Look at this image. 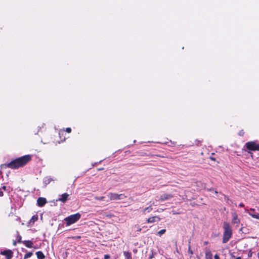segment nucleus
<instances>
[{
	"mask_svg": "<svg viewBox=\"0 0 259 259\" xmlns=\"http://www.w3.org/2000/svg\"><path fill=\"white\" fill-rule=\"evenodd\" d=\"M30 159L31 157L29 155H25L17 158L5 165L11 168H17L26 164Z\"/></svg>",
	"mask_w": 259,
	"mask_h": 259,
	"instance_id": "f257e3e1",
	"label": "nucleus"
},
{
	"mask_svg": "<svg viewBox=\"0 0 259 259\" xmlns=\"http://www.w3.org/2000/svg\"><path fill=\"white\" fill-rule=\"evenodd\" d=\"M223 242L225 243L228 242L231 237L232 232L230 224L226 222L223 224Z\"/></svg>",
	"mask_w": 259,
	"mask_h": 259,
	"instance_id": "f03ea898",
	"label": "nucleus"
},
{
	"mask_svg": "<svg viewBox=\"0 0 259 259\" xmlns=\"http://www.w3.org/2000/svg\"><path fill=\"white\" fill-rule=\"evenodd\" d=\"M80 217V214L79 213H77L65 218L64 221L66 222L67 226H69L77 222Z\"/></svg>",
	"mask_w": 259,
	"mask_h": 259,
	"instance_id": "7ed1b4c3",
	"label": "nucleus"
},
{
	"mask_svg": "<svg viewBox=\"0 0 259 259\" xmlns=\"http://www.w3.org/2000/svg\"><path fill=\"white\" fill-rule=\"evenodd\" d=\"M245 147L249 150L258 151L259 150V144L254 141H250L247 142Z\"/></svg>",
	"mask_w": 259,
	"mask_h": 259,
	"instance_id": "20e7f679",
	"label": "nucleus"
},
{
	"mask_svg": "<svg viewBox=\"0 0 259 259\" xmlns=\"http://www.w3.org/2000/svg\"><path fill=\"white\" fill-rule=\"evenodd\" d=\"M107 196L110 200H113L122 199L125 197V196L122 194H118L112 193H109Z\"/></svg>",
	"mask_w": 259,
	"mask_h": 259,
	"instance_id": "39448f33",
	"label": "nucleus"
},
{
	"mask_svg": "<svg viewBox=\"0 0 259 259\" xmlns=\"http://www.w3.org/2000/svg\"><path fill=\"white\" fill-rule=\"evenodd\" d=\"M232 221H231L232 224H234V225H236V226L237 227H238L240 221L239 219L238 218L237 214L236 212H233L232 213Z\"/></svg>",
	"mask_w": 259,
	"mask_h": 259,
	"instance_id": "423d86ee",
	"label": "nucleus"
},
{
	"mask_svg": "<svg viewBox=\"0 0 259 259\" xmlns=\"http://www.w3.org/2000/svg\"><path fill=\"white\" fill-rule=\"evenodd\" d=\"M174 196L171 194H163L159 197V200L164 201L172 198Z\"/></svg>",
	"mask_w": 259,
	"mask_h": 259,
	"instance_id": "0eeeda50",
	"label": "nucleus"
},
{
	"mask_svg": "<svg viewBox=\"0 0 259 259\" xmlns=\"http://www.w3.org/2000/svg\"><path fill=\"white\" fill-rule=\"evenodd\" d=\"M1 254L5 255L6 259H10L13 256V252L11 250H4Z\"/></svg>",
	"mask_w": 259,
	"mask_h": 259,
	"instance_id": "6e6552de",
	"label": "nucleus"
},
{
	"mask_svg": "<svg viewBox=\"0 0 259 259\" xmlns=\"http://www.w3.org/2000/svg\"><path fill=\"white\" fill-rule=\"evenodd\" d=\"M160 218L158 216H154L150 217L147 220V222L149 223H152L155 222L159 221Z\"/></svg>",
	"mask_w": 259,
	"mask_h": 259,
	"instance_id": "1a4fd4ad",
	"label": "nucleus"
},
{
	"mask_svg": "<svg viewBox=\"0 0 259 259\" xmlns=\"http://www.w3.org/2000/svg\"><path fill=\"white\" fill-rule=\"evenodd\" d=\"M68 196L69 195L68 194L64 193L60 196V197L57 200V201L65 203L67 201Z\"/></svg>",
	"mask_w": 259,
	"mask_h": 259,
	"instance_id": "9d476101",
	"label": "nucleus"
},
{
	"mask_svg": "<svg viewBox=\"0 0 259 259\" xmlns=\"http://www.w3.org/2000/svg\"><path fill=\"white\" fill-rule=\"evenodd\" d=\"M37 204L39 206H44L47 202L46 199L45 198L39 197L37 201Z\"/></svg>",
	"mask_w": 259,
	"mask_h": 259,
	"instance_id": "9b49d317",
	"label": "nucleus"
},
{
	"mask_svg": "<svg viewBox=\"0 0 259 259\" xmlns=\"http://www.w3.org/2000/svg\"><path fill=\"white\" fill-rule=\"evenodd\" d=\"M205 258L206 259H212V254L209 250L205 251Z\"/></svg>",
	"mask_w": 259,
	"mask_h": 259,
	"instance_id": "f8f14e48",
	"label": "nucleus"
},
{
	"mask_svg": "<svg viewBox=\"0 0 259 259\" xmlns=\"http://www.w3.org/2000/svg\"><path fill=\"white\" fill-rule=\"evenodd\" d=\"M23 243L28 248H32L33 247V243L31 241L27 240L24 241Z\"/></svg>",
	"mask_w": 259,
	"mask_h": 259,
	"instance_id": "ddd939ff",
	"label": "nucleus"
},
{
	"mask_svg": "<svg viewBox=\"0 0 259 259\" xmlns=\"http://www.w3.org/2000/svg\"><path fill=\"white\" fill-rule=\"evenodd\" d=\"M36 254L38 259H44L45 258V255L41 251H37Z\"/></svg>",
	"mask_w": 259,
	"mask_h": 259,
	"instance_id": "4468645a",
	"label": "nucleus"
},
{
	"mask_svg": "<svg viewBox=\"0 0 259 259\" xmlns=\"http://www.w3.org/2000/svg\"><path fill=\"white\" fill-rule=\"evenodd\" d=\"M37 219H38L37 215H33L30 219L29 223V224H31V223L33 224L35 221H36L37 220Z\"/></svg>",
	"mask_w": 259,
	"mask_h": 259,
	"instance_id": "2eb2a0df",
	"label": "nucleus"
},
{
	"mask_svg": "<svg viewBox=\"0 0 259 259\" xmlns=\"http://www.w3.org/2000/svg\"><path fill=\"white\" fill-rule=\"evenodd\" d=\"M152 210V208L151 207V206H150L149 207H147L143 210V212L144 213H146L147 212H150Z\"/></svg>",
	"mask_w": 259,
	"mask_h": 259,
	"instance_id": "dca6fc26",
	"label": "nucleus"
},
{
	"mask_svg": "<svg viewBox=\"0 0 259 259\" xmlns=\"http://www.w3.org/2000/svg\"><path fill=\"white\" fill-rule=\"evenodd\" d=\"M248 213L249 214V215L251 216L253 218L259 220V214L252 213H250L249 212H248Z\"/></svg>",
	"mask_w": 259,
	"mask_h": 259,
	"instance_id": "f3484780",
	"label": "nucleus"
},
{
	"mask_svg": "<svg viewBox=\"0 0 259 259\" xmlns=\"http://www.w3.org/2000/svg\"><path fill=\"white\" fill-rule=\"evenodd\" d=\"M165 232H166L165 229H162L157 232V234L159 236H161L162 235L164 234L165 233Z\"/></svg>",
	"mask_w": 259,
	"mask_h": 259,
	"instance_id": "a211bd4d",
	"label": "nucleus"
},
{
	"mask_svg": "<svg viewBox=\"0 0 259 259\" xmlns=\"http://www.w3.org/2000/svg\"><path fill=\"white\" fill-rule=\"evenodd\" d=\"M188 252L190 254H193V251L191 249V245H190V243L189 244Z\"/></svg>",
	"mask_w": 259,
	"mask_h": 259,
	"instance_id": "6ab92c4d",
	"label": "nucleus"
},
{
	"mask_svg": "<svg viewBox=\"0 0 259 259\" xmlns=\"http://www.w3.org/2000/svg\"><path fill=\"white\" fill-rule=\"evenodd\" d=\"M32 254V253L31 252H29V253H27L25 255V258L30 257Z\"/></svg>",
	"mask_w": 259,
	"mask_h": 259,
	"instance_id": "aec40b11",
	"label": "nucleus"
},
{
	"mask_svg": "<svg viewBox=\"0 0 259 259\" xmlns=\"http://www.w3.org/2000/svg\"><path fill=\"white\" fill-rule=\"evenodd\" d=\"M252 252L251 251V250H250L248 253V256L249 257H250L252 256Z\"/></svg>",
	"mask_w": 259,
	"mask_h": 259,
	"instance_id": "412c9836",
	"label": "nucleus"
},
{
	"mask_svg": "<svg viewBox=\"0 0 259 259\" xmlns=\"http://www.w3.org/2000/svg\"><path fill=\"white\" fill-rule=\"evenodd\" d=\"M134 228H135L136 230H137V231H140L141 230V228H140V227H139V226H136L134 227Z\"/></svg>",
	"mask_w": 259,
	"mask_h": 259,
	"instance_id": "4be33fe9",
	"label": "nucleus"
},
{
	"mask_svg": "<svg viewBox=\"0 0 259 259\" xmlns=\"http://www.w3.org/2000/svg\"><path fill=\"white\" fill-rule=\"evenodd\" d=\"M239 135L240 136H242L244 134V132L243 130H241L240 131L239 133H238Z\"/></svg>",
	"mask_w": 259,
	"mask_h": 259,
	"instance_id": "5701e85b",
	"label": "nucleus"
},
{
	"mask_svg": "<svg viewBox=\"0 0 259 259\" xmlns=\"http://www.w3.org/2000/svg\"><path fill=\"white\" fill-rule=\"evenodd\" d=\"M66 132L70 133L71 132V129L70 127H67L66 129Z\"/></svg>",
	"mask_w": 259,
	"mask_h": 259,
	"instance_id": "b1692460",
	"label": "nucleus"
},
{
	"mask_svg": "<svg viewBox=\"0 0 259 259\" xmlns=\"http://www.w3.org/2000/svg\"><path fill=\"white\" fill-rule=\"evenodd\" d=\"M104 198L105 197L104 196H102L100 197H96V199L100 200H103L104 199Z\"/></svg>",
	"mask_w": 259,
	"mask_h": 259,
	"instance_id": "393cba45",
	"label": "nucleus"
},
{
	"mask_svg": "<svg viewBox=\"0 0 259 259\" xmlns=\"http://www.w3.org/2000/svg\"><path fill=\"white\" fill-rule=\"evenodd\" d=\"M110 256L108 254H106L104 255V259H109Z\"/></svg>",
	"mask_w": 259,
	"mask_h": 259,
	"instance_id": "a878e982",
	"label": "nucleus"
},
{
	"mask_svg": "<svg viewBox=\"0 0 259 259\" xmlns=\"http://www.w3.org/2000/svg\"><path fill=\"white\" fill-rule=\"evenodd\" d=\"M214 259H220V257L218 254L214 255Z\"/></svg>",
	"mask_w": 259,
	"mask_h": 259,
	"instance_id": "bb28decb",
	"label": "nucleus"
},
{
	"mask_svg": "<svg viewBox=\"0 0 259 259\" xmlns=\"http://www.w3.org/2000/svg\"><path fill=\"white\" fill-rule=\"evenodd\" d=\"M3 196V192L2 191H0V196Z\"/></svg>",
	"mask_w": 259,
	"mask_h": 259,
	"instance_id": "cd10ccee",
	"label": "nucleus"
},
{
	"mask_svg": "<svg viewBox=\"0 0 259 259\" xmlns=\"http://www.w3.org/2000/svg\"><path fill=\"white\" fill-rule=\"evenodd\" d=\"M244 205L243 203H240L239 204V206L240 207H244Z\"/></svg>",
	"mask_w": 259,
	"mask_h": 259,
	"instance_id": "c85d7f7f",
	"label": "nucleus"
},
{
	"mask_svg": "<svg viewBox=\"0 0 259 259\" xmlns=\"http://www.w3.org/2000/svg\"><path fill=\"white\" fill-rule=\"evenodd\" d=\"M2 189L4 190H6V187L4 186L3 187H2Z\"/></svg>",
	"mask_w": 259,
	"mask_h": 259,
	"instance_id": "c756f323",
	"label": "nucleus"
},
{
	"mask_svg": "<svg viewBox=\"0 0 259 259\" xmlns=\"http://www.w3.org/2000/svg\"><path fill=\"white\" fill-rule=\"evenodd\" d=\"M250 210L254 211V209H253V208H250Z\"/></svg>",
	"mask_w": 259,
	"mask_h": 259,
	"instance_id": "7c9ffc66",
	"label": "nucleus"
},
{
	"mask_svg": "<svg viewBox=\"0 0 259 259\" xmlns=\"http://www.w3.org/2000/svg\"><path fill=\"white\" fill-rule=\"evenodd\" d=\"M235 259H241L240 257H237V258H236Z\"/></svg>",
	"mask_w": 259,
	"mask_h": 259,
	"instance_id": "2f4dec72",
	"label": "nucleus"
},
{
	"mask_svg": "<svg viewBox=\"0 0 259 259\" xmlns=\"http://www.w3.org/2000/svg\"><path fill=\"white\" fill-rule=\"evenodd\" d=\"M19 241L20 242V239H21V237L20 236H19Z\"/></svg>",
	"mask_w": 259,
	"mask_h": 259,
	"instance_id": "473e14b6",
	"label": "nucleus"
},
{
	"mask_svg": "<svg viewBox=\"0 0 259 259\" xmlns=\"http://www.w3.org/2000/svg\"><path fill=\"white\" fill-rule=\"evenodd\" d=\"M258 259H259V252L257 253Z\"/></svg>",
	"mask_w": 259,
	"mask_h": 259,
	"instance_id": "72a5a7b5",
	"label": "nucleus"
},
{
	"mask_svg": "<svg viewBox=\"0 0 259 259\" xmlns=\"http://www.w3.org/2000/svg\"><path fill=\"white\" fill-rule=\"evenodd\" d=\"M214 193H215V194H217V193H218V192H217V191H214Z\"/></svg>",
	"mask_w": 259,
	"mask_h": 259,
	"instance_id": "f704fd0d",
	"label": "nucleus"
},
{
	"mask_svg": "<svg viewBox=\"0 0 259 259\" xmlns=\"http://www.w3.org/2000/svg\"><path fill=\"white\" fill-rule=\"evenodd\" d=\"M14 245H16V242H14Z\"/></svg>",
	"mask_w": 259,
	"mask_h": 259,
	"instance_id": "c9c22d12",
	"label": "nucleus"
},
{
	"mask_svg": "<svg viewBox=\"0 0 259 259\" xmlns=\"http://www.w3.org/2000/svg\"><path fill=\"white\" fill-rule=\"evenodd\" d=\"M94 259H98V258H94Z\"/></svg>",
	"mask_w": 259,
	"mask_h": 259,
	"instance_id": "e433bc0d",
	"label": "nucleus"
}]
</instances>
